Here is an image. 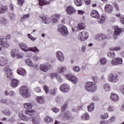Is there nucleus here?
<instances>
[{"instance_id":"nucleus-53","label":"nucleus","mask_w":124,"mask_h":124,"mask_svg":"<svg viewBox=\"0 0 124 124\" xmlns=\"http://www.w3.org/2000/svg\"><path fill=\"white\" fill-rule=\"evenodd\" d=\"M57 75H58V74L56 73H53L50 74V77L51 78V79H54L55 77H57Z\"/></svg>"},{"instance_id":"nucleus-59","label":"nucleus","mask_w":124,"mask_h":124,"mask_svg":"<svg viewBox=\"0 0 124 124\" xmlns=\"http://www.w3.org/2000/svg\"><path fill=\"white\" fill-rule=\"evenodd\" d=\"M113 6L118 11H120V8H119V6L118 5V4H117V3L114 2L113 3Z\"/></svg>"},{"instance_id":"nucleus-17","label":"nucleus","mask_w":124,"mask_h":124,"mask_svg":"<svg viewBox=\"0 0 124 124\" xmlns=\"http://www.w3.org/2000/svg\"><path fill=\"white\" fill-rule=\"evenodd\" d=\"M122 31H123V30L122 29L119 28L118 26H116L114 29V38H115V39H117L118 38L117 36L120 35Z\"/></svg>"},{"instance_id":"nucleus-52","label":"nucleus","mask_w":124,"mask_h":124,"mask_svg":"<svg viewBox=\"0 0 124 124\" xmlns=\"http://www.w3.org/2000/svg\"><path fill=\"white\" fill-rule=\"evenodd\" d=\"M16 93H15V92L13 91H11L9 92V96H11L12 97L13 96H14V95H16Z\"/></svg>"},{"instance_id":"nucleus-5","label":"nucleus","mask_w":124,"mask_h":124,"mask_svg":"<svg viewBox=\"0 0 124 124\" xmlns=\"http://www.w3.org/2000/svg\"><path fill=\"white\" fill-rule=\"evenodd\" d=\"M85 90L87 92H95L96 90L97 89L96 84L94 82L88 81L85 83Z\"/></svg>"},{"instance_id":"nucleus-33","label":"nucleus","mask_w":124,"mask_h":124,"mask_svg":"<svg viewBox=\"0 0 124 124\" xmlns=\"http://www.w3.org/2000/svg\"><path fill=\"white\" fill-rule=\"evenodd\" d=\"M36 100L37 102L40 104H43L44 103V99H43V97L42 96H37L36 97Z\"/></svg>"},{"instance_id":"nucleus-27","label":"nucleus","mask_w":124,"mask_h":124,"mask_svg":"<svg viewBox=\"0 0 124 124\" xmlns=\"http://www.w3.org/2000/svg\"><path fill=\"white\" fill-rule=\"evenodd\" d=\"M0 24L4 26L8 24V20L5 17H0Z\"/></svg>"},{"instance_id":"nucleus-54","label":"nucleus","mask_w":124,"mask_h":124,"mask_svg":"<svg viewBox=\"0 0 124 124\" xmlns=\"http://www.w3.org/2000/svg\"><path fill=\"white\" fill-rule=\"evenodd\" d=\"M107 118H108V113H104V115H101V119H107Z\"/></svg>"},{"instance_id":"nucleus-12","label":"nucleus","mask_w":124,"mask_h":124,"mask_svg":"<svg viewBox=\"0 0 124 124\" xmlns=\"http://www.w3.org/2000/svg\"><path fill=\"white\" fill-rule=\"evenodd\" d=\"M60 91L62 93H68L70 91V86L67 84H63L60 87Z\"/></svg>"},{"instance_id":"nucleus-64","label":"nucleus","mask_w":124,"mask_h":124,"mask_svg":"<svg viewBox=\"0 0 124 124\" xmlns=\"http://www.w3.org/2000/svg\"><path fill=\"white\" fill-rule=\"evenodd\" d=\"M120 21L123 25H124V17H120Z\"/></svg>"},{"instance_id":"nucleus-23","label":"nucleus","mask_w":124,"mask_h":124,"mask_svg":"<svg viewBox=\"0 0 124 124\" xmlns=\"http://www.w3.org/2000/svg\"><path fill=\"white\" fill-rule=\"evenodd\" d=\"M96 39L98 41H102V40L106 39V35L104 34H98L96 36Z\"/></svg>"},{"instance_id":"nucleus-31","label":"nucleus","mask_w":124,"mask_h":124,"mask_svg":"<svg viewBox=\"0 0 124 124\" xmlns=\"http://www.w3.org/2000/svg\"><path fill=\"white\" fill-rule=\"evenodd\" d=\"M67 69L65 66H61L58 68V71L59 73H63L64 72L66 71Z\"/></svg>"},{"instance_id":"nucleus-30","label":"nucleus","mask_w":124,"mask_h":124,"mask_svg":"<svg viewBox=\"0 0 124 124\" xmlns=\"http://www.w3.org/2000/svg\"><path fill=\"white\" fill-rule=\"evenodd\" d=\"M81 119L83 121H89V119H90V116L89 115V113H85L84 114L82 115L81 116Z\"/></svg>"},{"instance_id":"nucleus-37","label":"nucleus","mask_w":124,"mask_h":124,"mask_svg":"<svg viewBox=\"0 0 124 124\" xmlns=\"http://www.w3.org/2000/svg\"><path fill=\"white\" fill-rule=\"evenodd\" d=\"M100 63L101 65H105L107 63V59L105 58H101L100 60Z\"/></svg>"},{"instance_id":"nucleus-32","label":"nucleus","mask_w":124,"mask_h":124,"mask_svg":"<svg viewBox=\"0 0 124 124\" xmlns=\"http://www.w3.org/2000/svg\"><path fill=\"white\" fill-rule=\"evenodd\" d=\"M88 110L89 112H93L94 110V103H91L89 106H88Z\"/></svg>"},{"instance_id":"nucleus-47","label":"nucleus","mask_w":124,"mask_h":124,"mask_svg":"<svg viewBox=\"0 0 124 124\" xmlns=\"http://www.w3.org/2000/svg\"><path fill=\"white\" fill-rule=\"evenodd\" d=\"M108 56L109 58H115V52L113 51L108 52Z\"/></svg>"},{"instance_id":"nucleus-38","label":"nucleus","mask_w":124,"mask_h":124,"mask_svg":"<svg viewBox=\"0 0 124 124\" xmlns=\"http://www.w3.org/2000/svg\"><path fill=\"white\" fill-rule=\"evenodd\" d=\"M44 120L46 123H47V124H49V123H52V122L54 121V119H53V118H52L49 116L46 117L44 119Z\"/></svg>"},{"instance_id":"nucleus-28","label":"nucleus","mask_w":124,"mask_h":124,"mask_svg":"<svg viewBox=\"0 0 124 124\" xmlns=\"http://www.w3.org/2000/svg\"><path fill=\"white\" fill-rule=\"evenodd\" d=\"M50 3V0H39V4L40 6H43V5H46Z\"/></svg>"},{"instance_id":"nucleus-49","label":"nucleus","mask_w":124,"mask_h":124,"mask_svg":"<svg viewBox=\"0 0 124 124\" xmlns=\"http://www.w3.org/2000/svg\"><path fill=\"white\" fill-rule=\"evenodd\" d=\"M44 90L46 93H49V87L47 85H45L44 87Z\"/></svg>"},{"instance_id":"nucleus-34","label":"nucleus","mask_w":124,"mask_h":124,"mask_svg":"<svg viewBox=\"0 0 124 124\" xmlns=\"http://www.w3.org/2000/svg\"><path fill=\"white\" fill-rule=\"evenodd\" d=\"M7 7L6 6H3L0 7V14H2L3 13H5L7 11Z\"/></svg>"},{"instance_id":"nucleus-41","label":"nucleus","mask_w":124,"mask_h":124,"mask_svg":"<svg viewBox=\"0 0 124 124\" xmlns=\"http://www.w3.org/2000/svg\"><path fill=\"white\" fill-rule=\"evenodd\" d=\"M25 108H28V109H31L32 108V105L30 103H25L24 104Z\"/></svg>"},{"instance_id":"nucleus-39","label":"nucleus","mask_w":124,"mask_h":124,"mask_svg":"<svg viewBox=\"0 0 124 124\" xmlns=\"http://www.w3.org/2000/svg\"><path fill=\"white\" fill-rule=\"evenodd\" d=\"M103 88L104 90L107 92H109V91H110V85H109V84L107 83H105L104 84Z\"/></svg>"},{"instance_id":"nucleus-25","label":"nucleus","mask_w":124,"mask_h":124,"mask_svg":"<svg viewBox=\"0 0 124 124\" xmlns=\"http://www.w3.org/2000/svg\"><path fill=\"white\" fill-rule=\"evenodd\" d=\"M105 10L108 12V13H111L113 11V6L110 4H108L105 6Z\"/></svg>"},{"instance_id":"nucleus-8","label":"nucleus","mask_w":124,"mask_h":124,"mask_svg":"<svg viewBox=\"0 0 124 124\" xmlns=\"http://www.w3.org/2000/svg\"><path fill=\"white\" fill-rule=\"evenodd\" d=\"M89 38V33L86 31H83L78 35V39L80 41H85Z\"/></svg>"},{"instance_id":"nucleus-22","label":"nucleus","mask_w":124,"mask_h":124,"mask_svg":"<svg viewBox=\"0 0 124 124\" xmlns=\"http://www.w3.org/2000/svg\"><path fill=\"white\" fill-rule=\"evenodd\" d=\"M110 97L111 100L114 101V102H117V101H119V96L117 94L111 93Z\"/></svg>"},{"instance_id":"nucleus-24","label":"nucleus","mask_w":124,"mask_h":124,"mask_svg":"<svg viewBox=\"0 0 124 124\" xmlns=\"http://www.w3.org/2000/svg\"><path fill=\"white\" fill-rule=\"evenodd\" d=\"M17 72L18 74L19 75H21L22 76H25L26 74H27V72L25 70V69L23 68H19L17 70Z\"/></svg>"},{"instance_id":"nucleus-51","label":"nucleus","mask_w":124,"mask_h":124,"mask_svg":"<svg viewBox=\"0 0 124 124\" xmlns=\"http://www.w3.org/2000/svg\"><path fill=\"white\" fill-rule=\"evenodd\" d=\"M56 93H57V89H51L50 91V93H51V94H52V95H55Z\"/></svg>"},{"instance_id":"nucleus-36","label":"nucleus","mask_w":124,"mask_h":124,"mask_svg":"<svg viewBox=\"0 0 124 124\" xmlns=\"http://www.w3.org/2000/svg\"><path fill=\"white\" fill-rule=\"evenodd\" d=\"M17 53H18V51L16 49H12L11 51V55L12 58H15V57L17 56Z\"/></svg>"},{"instance_id":"nucleus-6","label":"nucleus","mask_w":124,"mask_h":124,"mask_svg":"<svg viewBox=\"0 0 124 124\" xmlns=\"http://www.w3.org/2000/svg\"><path fill=\"white\" fill-rule=\"evenodd\" d=\"M58 31L60 32L61 35H62V36L66 37L68 35V31L65 26L60 25V27H58Z\"/></svg>"},{"instance_id":"nucleus-57","label":"nucleus","mask_w":124,"mask_h":124,"mask_svg":"<svg viewBox=\"0 0 124 124\" xmlns=\"http://www.w3.org/2000/svg\"><path fill=\"white\" fill-rule=\"evenodd\" d=\"M52 111L54 112V113H58V112L60 111V109L58 108H52Z\"/></svg>"},{"instance_id":"nucleus-7","label":"nucleus","mask_w":124,"mask_h":124,"mask_svg":"<svg viewBox=\"0 0 124 124\" xmlns=\"http://www.w3.org/2000/svg\"><path fill=\"white\" fill-rule=\"evenodd\" d=\"M4 71L5 72V76L8 79H11L13 78V73L11 71V69L9 68V66H7L4 68Z\"/></svg>"},{"instance_id":"nucleus-4","label":"nucleus","mask_w":124,"mask_h":124,"mask_svg":"<svg viewBox=\"0 0 124 124\" xmlns=\"http://www.w3.org/2000/svg\"><path fill=\"white\" fill-rule=\"evenodd\" d=\"M19 93L23 98H29L31 97V93L29 88L26 86H21L19 89Z\"/></svg>"},{"instance_id":"nucleus-61","label":"nucleus","mask_w":124,"mask_h":124,"mask_svg":"<svg viewBox=\"0 0 124 124\" xmlns=\"http://www.w3.org/2000/svg\"><path fill=\"white\" fill-rule=\"evenodd\" d=\"M121 49V47L119 46V47H114L111 50L112 51H120Z\"/></svg>"},{"instance_id":"nucleus-19","label":"nucleus","mask_w":124,"mask_h":124,"mask_svg":"<svg viewBox=\"0 0 124 124\" xmlns=\"http://www.w3.org/2000/svg\"><path fill=\"white\" fill-rule=\"evenodd\" d=\"M0 102L2 103V104H5V105H8L10 106V105H12L14 102L12 100L9 99L7 100V99L2 98L0 100Z\"/></svg>"},{"instance_id":"nucleus-16","label":"nucleus","mask_w":124,"mask_h":124,"mask_svg":"<svg viewBox=\"0 0 124 124\" xmlns=\"http://www.w3.org/2000/svg\"><path fill=\"white\" fill-rule=\"evenodd\" d=\"M56 58L57 60L61 62H64V55L61 51H57L56 52Z\"/></svg>"},{"instance_id":"nucleus-2","label":"nucleus","mask_w":124,"mask_h":124,"mask_svg":"<svg viewBox=\"0 0 124 124\" xmlns=\"http://www.w3.org/2000/svg\"><path fill=\"white\" fill-rule=\"evenodd\" d=\"M19 47L25 52H28L29 51H31L36 54H38L39 53V50L36 47H29L27 45L24 43H21L19 44Z\"/></svg>"},{"instance_id":"nucleus-44","label":"nucleus","mask_w":124,"mask_h":124,"mask_svg":"<svg viewBox=\"0 0 124 124\" xmlns=\"http://www.w3.org/2000/svg\"><path fill=\"white\" fill-rule=\"evenodd\" d=\"M68 107V105L67 104H64L62 107V108H61V115L62 114V112H63V111H65V110H66V108H67Z\"/></svg>"},{"instance_id":"nucleus-45","label":"nucleus","mask_w":124,"mask_h":124,"mask_svg":"<svg viewBox=\"0 0 124 124\" xmlns=\"http://www.w3.org/2000/svg\"><path fill=\"white\" fill-rule=\"evenodd\" d=\"M56 79L58 82L60 83H62V77H61V76L57 74V75L56 76Z\"/></svg>"},{"instance_id":"nucleus-56","label":"nucleus","mask_w":124,"mask_h":124,"mask_svg":"<svg viewBox=\"0 0 124 124\" xmlns=\"http://www.w3.org/2000/svg\"><path fill=\"white\" fill-rule=\"evenodd\" d=\"M28 37L29 38H30V39L32 40V41H34V40H36V39L32 37V36L31 34H28Z\"/></svg>"},{"instance_id":"nucleus-20","label":"nucleus","mask_w":124,"mask_h":124,"mask_svg":"<svg viewBox=\"0 0 124 124\" xmlns=\"http://www.w3.org/2000/svg\"><path fill=\"white\" fill-rule=\"evenodd\" d=\"M40 19L42 20V22L44 24H46V25H49V23L51 22V19L49 18L48 17L46 16H39Z\"/></svg>"},{"instance_id":"nucleus-13","label":"nucleus","mask_w":124,"mask_h":124,"mask_svg":"<svg viewBox=\"0 0 124 124\" xmlns=\"http://www.w3.org/2000/svg\"><path fill=\"white\" fill-rule=\"evenodd\" d=\"M0 45L4 48L9 47V44L6 41V39L2 37H0Z\"/></svg>"},{"instance_id":"nucleus-10","label":"nucleus","mask_w":124,"mask_h":124,"mask_svg":"<svg viewBox=\"0 0 124 124\" xmlns=\"http://www.w3.org/2000/svg\"><path fill=\"white\" fill-rule=\"evenodd\" d=\"M108 81L111 83H117L119 81V78L117 74H110L108 75Z\"/></svg>"},{"instance_id":"nucleus-60","label":"nucleus","mask_w":124,"mask_h":124,"mask_svg":"<svg viewBox=\"0 0 124 124\" xmlns=\"http://www.w3.org/2000/svg\"><path fill=\"white\" fill-rule=\"evenodd\" d=\"M108 110L110 111H115V108L113 106H109L108 108Z\"/></svg>"},{"instance_id":"nucleus-55","label":"nucleus","mask_w":124,"mask_h":124,"mask_svg":"<svg viewBox=\"0 0 124 124\" xmlns=\"http://www.w3.org/2000/svg\"><path fill=\"white\" fill-rule=\"evenodd\" d=\"M29 18H30V14H29L24 15L21 17V19H29Z\"/></svg>"},{"instance_id":"nucleus-3","label":"nucleus","mask_w":124,"mask_h":124,"mask_svg":"<svg viewBox=\"0 0 124 124\" xmlns=\"http://www.w3.org/2000/svg\"><path fill=\"white\" fill-rule=\"evenodd\" d=\"M35 111L34 110L26 109L25 111V114L30 116V118L32 119L33 124H39L40 121L38 118H35L33 116L35 115Z\"/></svg>"},{"instance_id":"nucleus-62","label":"nucleus","mask_w":124,"mask_h":124,"mask_svg":"<svg viewBox=\"0 0 124 124\" xmlns=\"http://www.w3.org/2000/svg\"><path fill=\"white\" fill-rule=\"evenodd\" d=\"M84 2L86 5H90L91 4V0H84Z\"/></svg>"},{"instance_id":"nucleus-43","label":"nucleus","mask_w":124,"mask_h":124,"mask_svg":"<svg viewBox=\"0 0 124 124\" xmlns=\"http://www.w3.org/2000/svg\"><path fill=\"white\" fill-rule=\"evenodd\" d=\"M116 121V116H112L110 117V118L108 121V123H109V124H111L112 123H113Z\"/></svg>"},{"instance_id":"nucleus-18","label":"nucleus","mask_w":124,"mask_h":124,"mask_svg":"<svg viewBox=\"0 0 124 124\" xmlns=\"http://www.w3.org/2000/svg\"><path fill=\"white\" fill-rule=\"evenodd\" d=\"M19 80L17 79L13 78L10 83V85L12 88L15 89L17 88V86H19Z\"/></svg>"},{"instance_id":"nucleus-46","label":"nucleus","mask_w":124,"mask_h":124,"mask_svg":"<svg viewBox=\"0 0 124 124\" xmlns=\"http://www.w3.org/2000/svg\"><path fill=\"white\" fill-rule=\"evenodd\" d=\"M17 4L19 6H22L24 4V2H25V0H17Z\"/></svg>"},{"instance_id":"nucleus-40","label":"nucleus","mask_w":124,"mask_h":124,"mask_svg":"<svg viewBox=\"0 0 124 124\" xmlns=\"http://www.w3.org/2000/svg\"><path fill=\"white\" fill-rule=\"evenodd\" d=\"M19 118H20L21 120H22V121H24V122H28V121H29V117L28 116L20 115H19Z\"/></svg>"},{"instance_id":"nucleus-63","label":"nucleus","mask_w":124,"mask_h":124,"mask_svg":"<svg viewBox=\"0 0 124 124\" xmlns=\"http://www.w3.org/2000/svg\"><path fill=\"white\" fill-rule=\"evenodd\" d=\"M4 94L5 96H9V92L7 90H5L4 92Z\"/></svg>"},{"instance_id":"nucleus-14","label":"nucleus","mask_w":124,"mask_h":124,"mask_svg":"<svg viewBox=\"0 0 124 124\" xmlns=\"http://www.w3.org/2000/svg\"><path fill=\"white\" fill-rule=\"evenodd\" d=\"M66 11L68 15H73L76 13V10L72 5L68 6L66 8Z\"/></svg>"},{"instance_id":"nucleus-48","label":"nucleus","mask_w":124,"mask_h":124,"mask_svg":"<svg viewBox=\"0 0 124 124\" xmlns=\"http://www.w3.org/2000/svg\"><path fill=\"white\" fill-rule=\"evenodd\" d=\"M119 90L124 95V85H121L119 87Z\"/></svg>"},{"instance_id":"nucleus-29","label":"nucleus","mask_w":124,"mask_h":124,"mask_svg":"<svg viewBox=\"0 0 124 124\" xmlns=\"http://www.w3.org/2000/svg\"><path fill=\"white\" fill-rule=\"evenodd\" d=\"M25 62L31 67H35L36 68H37V65H33V64H32V62L31 61V59H26L25 60Z\"/></svg>"},{"instance_id":"nucleus-1","label":"nucleus","mask_w":124,"mask_h":124,"mask_svg":"<svg viewBox=\"0 0 124 124\" xmlns=\"http://www.w3.org/2000/svg\"><path fill=\"white\" fill-rule=\"evenodd\" d=\"M91 15L93 18L97 19V22L99 24H103L105 22V19H106L105 16H101L100 17L99 13L96 10H92L91 12Z\"/></svg>"},{"instance_id":"nucleus-9","label":"nucleus","mask_w":124,"mask_h":124,"mask_svg":"<svg viewBox=\"0 0 124 124\" xmlns=\"http://www.w3.org/2000/svg\"><path fill=\"white\" fill-rule=\"evenodd\" d=\"M65 78L66 79H67V80L72 82L73 84H76V83L78 82V78H77L76 76L73 75L68 74L65 76Z\"/></svg>"},{"instance_id":"nucleus-58","label":"nucleus","mask_w":124,"mask_h":124,"mask_svg":"<svg viewBox=\"0 0 124 124\" xmlns=\"http://www.w3.org/2000/svg\"><path fill=\"white\" fill-rule=\"evenodd\" d=\"M17 59H21L24 57V54L22 53H18L17 54Z\"/></svg>"},{"instance_id":"nucleus-42","label":"nucleus","mask_w":124,"mask_h":124,"mask_svg":"<svg viewBox=\"0 0 124 124\" xmlns=\"http://www.w3.org/2000/svg\"><path fill=\"white\" fill-rule=\"evenodd\" d=\"M78 29L79 31L84 30L85 28V24L84 23H79L78 25Z\"/></svg>"},{"instance_id":"nucleus-35","label":"nucleus","mask_w":124,"mask_h":124,"mask_svg":"<svg viewBox=\"0 0 124 124\" xmlns=\"http://www.w3.org/2000/svg\"><path fill=\"white\" fill-rule=\"evenodd\" d=\"M74 1L77 6H81L83 5V0H74Z\"/></svg>"},{"instance_id":"nucleus-11","label":"nucleus","mask_w":124,"mask_h":124,"mask_svg":"<svg viewBox=\"0 0 124 124\" xmlns=\"http://www.w3.org/2000/svg\"><path fill=\"white\" fill-rule=\"evenodd\" d=\"M40 70L43 72H47L48 70H50L52 68V65L50 64H42L40 66Z\"/></svg>"},{"instance_id":"nucleus-50","label":"nucleus","mask_w":124,"mask_h":124,"mask_svg":"<svg viewBox=\"0 0 124 124\" xmlns=\"http://www.w3.org/2000/svg\"><path fill=\"white\" fill-rule=\"evenodd\" d=\"M73 69L75 72H79V71H80V67H79V66H75L73 67Z\"/></svg>"},{"instance_id":"nucleus-15","label":"nucleus","mask_w":124,"mask_h":124,"mask_svg":"<svg viewBox=\"0 0 124 124\" xmlns=\"http://www.w3.org/2000/svg\"><path fill=\"white\" fill-rule=\"evenodd\" d=\"M111 62L112 65H119V64H123V59L121 58H116L113 59Z\"/></svg>"},{"instance_id":"nucleus-26","label":"nucleus","mask_w":124,"mask_h":124,"mask_svg":"<svg viewBox=\"0 0 124 124\" xmlns=\"http://www.w3.org/2000/svg\"><path fill=\"white\" fill-rule=\"evenodd\" d=\"M62 117L64 118L66 120H70L71 119H72L71 113H70L69 111H66L62 115Z\"/></svg>"},{"instance_id":"nucleus-21","label":"nucleus","mask_w":124,"mask_h":124,"mask_svg":"<svg viewBox=\"0 0 124 124\" xmlns=\"http://www.w3.org/2000/svg\"><path fill=\"white\" fill-rule=\"evenodd\" d=\"M8 62V60L6 57H2L0 59V66H5Z\"/></svg>"}]
</instances>
